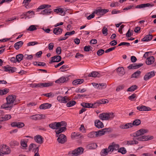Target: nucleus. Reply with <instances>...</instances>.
I'll return each mask as SVG.
<instances>
[{
	"label": "nucleus",
	"mask_w": 156,
	"mask_h": 156,
	"mask_svg": "<svg viewBox=\"0 0 156 156\" xmlns=\"http://www.w3.org/2000/svg\"><path fill=\"white\" fill-rule=\"evenodd\" d=\"M108 128H104L101 129V130H99L98 131H96L97 134V137L100 136L105 134L108 132Z\"/></svg>",
	"instance_id": "15"
},
{
	"label": "nucleus",
	"mask_w": 156,
	"mask_h": 156,
	"mask_svg": "<svg viewBox=\"0 0 156 156\" xmlns=\"http://www.w3.org/2000/svg\"><path fill=\"white\" fill-rule=\"evenodd\" d=\"M154 61V57L151 56L147 58L146 60V63L147 64L150 65L152 64Z\"/></svg>",
	"instance_id": "23"
},
{
	"label": "nucleus",
	"mask_w": 156,
	"mask_h": 156,
	"mask_svg": "<svg viewBox=\"0 0 156 156\" xmlns=\"http://www.w3.org/2000/svg\"><path fill=\"white\" fill-rule=\"evenodd\" d=\"M9 91V89L5 88L3 90H0V95H3L7 94Z\"/></svg>",
	"instance_id": "42"
},
{
	"label": "nucleus",
	"mask_w": 156,
	"mask_h": 156,
	"mask_svg": "<svg viewBox=\"0 0 156 156\" xmlns=\"http://www.w3.org/2000/svg\"><path fill=\"white\" fill-rule=\"evenodd\" d=\"M143 65L142 63H140L139 64L133 63L127 67V68L129 69H138Z\"/></svg>",
	"instance_id": "12"
},
{
	"label": "nucleus",
	"mask_w": 156,
	"mask_h": 156,
	"mask_svg": "<svg viewBox=\"0 0 156 156\" xmlns=\"http://www.w3.org/2000/svg\"><path fill=\"white\" fill-rule=\"evenodd\" d=\"M83 82H84V80L83 79H78L73 81V84L74 85H77L80 84Z\"/></svg>",
	"instance_id": "33"
},
{
	"label": "nucleus",
	"mask_w": 156,
	"mask_h": 156,
	"mask_svg": "<svg viewBox=\"0 0 156 156\" xmlns=\"http://www.w3.org/2000/svg\"><path fill=\"white\" fill-rule=\"evenodd\" d=\"M102 34L105 36L108 34V29L107 28L104 27L102 30Z\"/></svg>",
	"instance_id": "57"
},
{
	"label": "nucleus",
	"mask_w": 156,
	"mask_h": 156,
	"mask_svg": "<svg viewBox=\"0 0 156 156\" xmlns=\"http://www.w3.org/2000/svg\"><path fill=\"white\" fill-rule=\"evenodd\" d=\"M44 96L47 97L48 98L52 97H54V94L50 92L48 93L44 94H43Z\"/></svg>",
	"instance_id": "63"
},
{
	"label": "nucleus",
	"mask_w": 156,
	"mask_h": 156,
	"mask_svg": "<svg viewBox=\"0 0 156 156\" xmlns=\"http://www.w3.org/2000/svg\"><path fill=\"white\" fill-rule=\"evenodd\" d=\"M34 140L37 143L39 144H42L43 142L44 139L43 137L40 135H37L34 137Z\"/></svg>",
	"instance_id": "16"
},
{
	"label": "nucleus",
	"mask_w": 156,
	"mask_h": 156,
	"mask_svg": "<svg viewBox=\"0 0 156 156\" xmlns=\"http://www.w3.org/2000/svg\"><path fill=\"white\" fill-rule=\"evenodd\" d=\"M25 126L24 123L22 122H17V127L19 128H20L24 127Z\"/></svg>",
	"instance_id": "54"
},
{
	"label": "nucleus",
	"mask_w": 156,
	"mask_h": 156,
	"mask_svg": "<svg viewBox=\"0 0 156 156\" xmlns=\"http://www.w3.org/2000/svg\"><path fill=\"white\" fill-rule=\"evenodd\" d=\"M24 57L23 55L22 54H19L16 56V59L18 62H20L23 59Z\"/></svg>",
	"instance_id": "41"
},
{
	"label": "nucleus",
	"mask_w": 156,
	"mask_h": 156,
	"mask_svg": "<svg viewBox=\"0 0 156 156\" xmlns=\"http://www.w3.org/2000/svg\"><path fill=\"white\" fill-rule=\"evenodd\" d=\"M108 114V120L113 119L115 116V114L113 112H110Z\"/></svg>",
	"instance_id": "52"
},
{
	"label": "nucleus",
	"mask_w": 156,
	"mask_h": 156,
	"mask_svg": "<svg viewBox=\"0 0 156 156\" xmlns=\"http://www.w3.org/2000/svg\"><path fill=\"white\" fill-rule=\"evenodd\" d=\"M122 45H126L127 46H129L130 45V44L129 43L126 42H122L120 43L118 45V46H120Z\"/></svg>",
	"instance_id": "61"
},
{
	"label": "nucleus",
	"mask_w": 156,
	"mask_h": 156,
	"mask_svg": "<svg viewBox=\"0 0 156 156\" xmlns=\"http://www.w3.org/2000/svg\"><path fill=\"white\" fill-rule=\"evenodd\" d=\"M95 126L98 128H102L104 126L103 123L99 120H96L94 122Z\"/></svg>",
	"instance_id": "20"
},
{
	"label": "nucleus",
	"mask_w": 156,
	"mask_h": 156,
	"mask_svg": "<svg viewBox=\"0 0 156 156\" xmlns=\"http://www.w3.org/2000/svg\"><path fill=\"white\" fill-rule=\"evenodd\" d=\"M148 132V130L143 129H141L137 131L135 133L136 136H139Z\"/></svg>",
	"instance_id": "14"
},
{
	"label": "nucleus",
	"mask_w": 156,
	"mask_h": 156,
	"mask_svg": "<svg viewBox=\"0 0 156 156\" xmlns=\"http://www.w3.org/2000/svg\"><path fill=\"white\" fill-rule=\"evenodd\" d=\"M155 75L154 71H151L146 73L144 76V79L145 81L148 80Z\"/></svg>",
	"instance_id": "13"
},
{
	"label": "nucleus",
	"mask_w": 156,
	"mask_h": 156,
	"mask_svg": "<svg viewBox=\"0 0 156 156\" xmlns=\"http://www.w3.org/2000/svg\"><path fill=\"white\" fill-rule=\"evenodd\" d=\"M20 144L21 146L22 147L23 149H25L27 147V143L25 141L24 139L21 140Z\"/></svg>",
	"instance_id": "44"
},
{
	"label": "nucleus",
	"mask_w": 156,
	"mask_h": 156,
	"mask_svg": "<svg viewBox=\"0 0 156 156\" xmlns=\"http://www.w3.org/2000/svg\"><path fill=\"white\" fill-rule=\"evenodd\" d=\"M119 5V4L117 2H113L111 3L110 6L112 7H115L118 6Z\"/></svg>",
	"instance_id": "53"
},
{
	"label": "nucleus",
	"mask_w": 156,
	"mask_h": 156,
	"mask_svg": "<svg viewBox=\"0 0 156 156\" xmlns=\"http://www.w3.org/2000/svg\"><path fill=\"white\" fill-rule=\"evenodd\" d=\"M135 136H134V137L133 138V140H129L127 141V144L128 145H133V144H137L138 143V141L136 140Z\"/></svg>",
	"instance_id": "30"
},
{
	"label": "nucleus",
	"mask_w": 156,
	"mask_h": 156,
	"mask_svg": "<svg viewBox=\"0 0 156 156\" xmlns=\"http://www.w3.org/2000/svg\"><path fill=\"white\" fill-rule=\"evenodd\" d=\"M137 88V86L136 85H133L129 88L127 90L128 91H133Z\"/></svg>",
	"instance_id": "45"
},
{
	"label": "nucleus",
	"mask_w": 156,
	"mask_h": 156,
	"mask_svg": "<svg viewBox=\"0 0 156 156\" xmlns=\"http://www.w3.org/2000/svg\"><path fill=\"white\" fill-rule=\"evenodd\" d=\"M10 144L11 146L18 145L19 144V143L17 141L13 140L10 142Z\"/></svg>",
	"instance_id": "60"
},
{
	"label": "nucleus",
	"mask_w": 156,
	"mask_h": 156,
	"mask_svg": "<svg viewBox=\"0 0 156 156\" xmlns=\"http://www.w3.org/2000/svg\"><path fill=\"white\" fill-rule=\"evenodd\" d=\"M51 106L50 104L48 103H45L41 104L40 106V108L41 109H47L50 108Z\"/></svg>",
	"instance_id": "24"
},
{
	"label": "nucleus",
	"mask_w": 156,
	"mask_h": 156,
	"mask_svg": "<svg viewBox=\"0 0 156 156\" xmlns=\"http://www.w3.org/2000/svg\"><path fill=\"white\" fill-rule=\"evenodd\" d=\"M87 136L90 138L97 137L96 131H93L90 133L88 134Z\"/></svg>",
	"instance_id": "36"
},
{
	"label": "nucleus",
	"mask_w": 156,
	"mask_h": 156,
	"mask_svg": "<svg viewBox=\"0 0 156 156\" xmlns=\"http://www.w3.org/2000/svg\"><path fill=\"white\" fill-rule=\"evenodd\" d=\"M58 122H54L51 123L49 124V127L52 129H58Z\"/></svg>",
	"instance_id": "31"
},
{
	"label": "nucleus",
	"mask_w": 156,
	"mask_h": 156,
	"mask_svg": "<svg viewBox=\"0 0 156 156\" xmlns=\"http://www.w3.org/2000/svg\"><path fill=\"white\" fill-rule=\"evenodd\" d=\"M66 127L64 126L60 128L57 131H56V134H58V135H57V137H58V134L61 133L62 132L64 131L65 130H66Z\"/></svg>",
	"instance_id": "37"
},
{
	"label": "nucleus",
	"mask_w": 156,
	"mask_h": 156,
	"mask_svg": "<svg viewBox=\"0 0 156 156\" xmlns=\"http://www.w3.org/2000/svg\"><path fill=\"white\" fill-rule=\"evenodd\" d=\"M83 148L81 147H79L72 151L68 152V156H78L81 154L83 152Z\"/></svg>",
	"instance_id": "3"
},
{
	"label": "nucleus",
	"mask_w": 156,
	"mask_h": 156,
	"mask_svg": "<svg viewBox=\"0 0 156 156\" xmlns=\"http://www.w3.org/2000/svg\"><path fill=\"white\" fill-rule=\"evenodd\" d=\"M126 151L124 147H121L118 149V152L121 153L122 154H124L126 153Z\"/></svg>",
	"instance_id": "49"
},
{
	"label": "nucleus",
	"mask_w": 156,
	"mask_h": 156,
	"mask_svg": "<svg viewBox=\"0 0 156 156\" xmlns=\"http://www.w3.org/2000/svg\"><path fill=\"white\" fill-rule=\"evenodd\" d=\"M31 1V0H24L23 3L24 4V5L26 8H29L28 5Z\"/></svg>",
	"instance_id": "48"
},
{
	"label": "nucleus",
	"mask_w": 156,
	"mask_h": 156,
	"mask_svg": "<svg viewBox=\"0 0 156 156\" xmlns=\"http://www.w3.org/2000/svg\"><path fill=\"white\" fill-rule=\"evenodd\" d=\"M108 152H112L114 150L112 144L109 146L108 149Z\"/></svg>",
	"instance_id": "55"
},
{
	"label": "nucleus",
	"mask_w": 156,
	"mask_h": 156,
	"mask_svg": "<svg viewBox=\"0 0 156 156\" xmlns=\"http://www.w3.org/2000/svg\"><path fill=\"white\" fill-rule=\"evenodd\" d=\"M95 13H94V11L91 14H90L89 16L87 17V19L88 20H90L91 19L94 18L95 16Z\"/></svg>",
	"instance_id": "64"
},
{
	"label": "nucleus",
	"mask_w": 156,
	"mask_h": 156,
	"mask_svg": "<svg viewBox=\"0 0 156 156\" xmlns=\"http://www.w3.org/2000/svg\"><path fill=\"white\" fill-rule=\"evenodd\" d=\"M51 7V5L48 4H43L40 5L37 8V10L42 9H45L41 12V14L43 15H49L51 12V9H48Z\"/></svg>",
	"instance_id": "2"
},
{
	"label": "nucleus",
	"mask_w": 156,
	"mask_h": 156,
	"mask_svg": "<svg viewBox=\"0 0 156 156\" xmlns=\"http://www.w3.org/2000/svg\"><path fill=\"white\" fill-rule=\"evenodd\" d=\"M119 127L121 129H127L132 127V124L131 123H127L125 125L121 124L119 126Z\"/></svg>",
	"instance_id": "25"
},
{
	"label": "nucleus",
	"mask_w": 156,
	"mask_h": 156,
	"mask_svg": "<svg viewBox=\"0 0 156 156\" xmlns=\"http://www.w3.org/2000/svg\"><path fill=\"white\" fill-rule=\"evenodd\" d=\"M57 100L59 102L63 103H67L69 100V98L67 96L62 97L60 95L58 96Z\"/></svg>",
	"instance_id": "9"
},
{
	"label": "nucleus",
	"mask_w": 156,
	"mask_h": 156,
	"mask_svg": "<svg viewBox=\"0 0 156 156\" xmlns=\"http://www.w3.org/2000/svg\"><path fill=\"white\" fill-rule=\"evenodd\" d=\"M11 118V115H5L4 117L0 118V121H7Z\"/></svg>",
	"instance_id": "32"
},
{
	"label": "nucleus",
	"mask_w": 156,
	"mask_h": 156,
	"mask_svg": "<svg viewBox=\"0 0 156 156\" xmlns=\"http://www.w3.org/2000/svg\"><path fill=\"white\" fill-rule=\"evenodd\" d=\"M24 57L27 60H30L33 58V56L32 55L25 54L24 55Z\"/></svg>",
	"instance_id": "59"
},
{
	"label": "nucleus",
	"mask_w": 156,
	"mask_h": 156,
	"mask_svg": "<svg viewBox=\"0 0 156 156\" xmlns=\"http://www.w3.org/2000/svg\"><path fill=\"white\" fill-rule=\"evenodd\" d=\"M114 150L116 151L119 149V146L118 144H116L114 142L112 143Z\"/></svg>",
	"instance_id": "58"
},
{
	"label": "nucleus",
	"mask_w": 156,
	"mask_h": 156,
	"mask_svg": "<svg viewBox=\"0 0 156 156\" xmlns=\"http://www.w3.org/2000/svg\"><path fill=\"white\" fill-rule=\"evenodd\" d=\"M57 140L59 143L63 144L66 141V136L64 134H60L59 135Z\"/></svg>",
	"instance_id": "11"
},
{
	"label": "nucleus",
	"mask_w": 156,
	"mask_h": 156,
	"mask_svg": "<svg viewBox=\"0 0 156 156\" xmlns=\"http://www.w3.org/2000/svg\"><path fill=\"white\" fill-rule=\"evenodd\" d=\"M3 69L5 71L9 72V73H13L16 71V68L15 67H11L7 65L3 67Z\"/></svg>",
	"instance_id": "10"
},
{
	"label": "nucleus",
	"mask_w": 156,
	"mask_h": 156,
	"mask_svg": "<svg viewBox=\"0 0 156 156\" xmlns=\"http://www.w3.org/2000/svg\"><path fill=\"white\" fill-rule=\"evenodd\" d=\"M99 117L100 119L103 120H108V114L106 113H103L99 114Z\"/></svg>",
	"instance_id": "19"
},
{
	"label": "nucleus",
	"mask_w": 156,
	"mask_h": 156,
	"mask_svg": "<svg viewBox=\"0 0 156 156\" xmlns=\"http://www.w3.org/2000/svg\"><path fill=\"white\" fill-rule=\"evenodd\" d=\"M34 64L37 66H46V64L41 62H34Z\"/></svg>",
	"instance_id": "39"
},
{
	"label": "nucleus",
	"mask_w": 156,
	"mask_h": 156,
	"mask_svg": "<svg viewBox=\"0 0 156 156\" xmlns=\"http://www.w3.org/2000/svg\"><path fill=\"white\" fill-rule=\"evenodd\" d=\"M97 147V144L94 143H90L87 145V148L89 149H95Z\"/></svg>",
	"instance_id": "28"
},
{
	"label": "nucleus",
	"mask_w": 156,
	"mask_h": 156,
	"mask_svg": "<svg viewBox=\"0 0 156 156\" xmlns=\"http://www.w3.org/2000/svg\"><path fill=\"white\" fill-rule=\"evenodd\" d=\"M141 122V120L140 119H137L135 120L132 123V127L133 126H137L139 125Z\"/></svg>",
	"instance_id": "40"
},
{
	"label": "nucleus",
	"mask_w": 156,
	"mask_h": 156,
	"mask_svg": "<svg viewBox=\"0 0 156 156\" xmlns=\"http://www.w3.org/2000/svg\"><path fill=\"white\" fill-rule=\"evenodd\" d=\"M98 73L96 71L92 72L91 73L89 74L88 76L89 77H95L98 76Z\"/></svg>",
	"instance_id": "51"
},
{
	"label": "nucleus",
	"mask_w": 156,
	"mask_h": 156,
	"mask_svg": "<svg viewBox=\"0 0 156 156\" xmlns=\"http://www.w3.org/2000/svg\"><path fill=\"white\" fill-rule=\"evenodd\" d=\"M141 73V72L140 71H137L132 75L131 78H138L140 74Z\"/></svg>",
	"instance_id": "35"
},
{
	"label": "nucleus",
	"mask_w": 156,
	"mask_h": 156,
	"mask_svg": "<svg viewBox=\"0 0 156 156\" xmlns=\"http://www.w3.org/2000/svg\"><path fill=\"white\" fill-rule=\"evenodd\" d=\"M109 11L108 9H101V8L96 9L94 11V13L98 16H101L108 12Z\"/></svg>",
	"instance_id": "7"
},
{
	"label": "nucleus",
	"mask_w": 156,
	"mask_h": 156,
	"mask_svg": "<svg viewBox=\"0 0 156 156\" xmlns=\"http://www.w3.org/2000/svg\"><path fill=\"white\" fill-rule=\"evenodd\" d=\"M58 128L61 127L62 126H64L66 127L67 123L65 121H61L60 122H58Z\"/></svg>",
	"instance_id": "46"
},
{
	"label": "nucleus",
	"mask_w": 156,
	"mask_h": 156,
	"mask_svg": "<svg viewBox=\"0 0 156 156\" xmlns=\"http://www.w3.org/2000/svg\"><path fill=\"white\" fill-rule=\"evenodd\" d=\"M90 48H93L90 45L86 46L84 48V50L85 51H89L90 50Z\"/></svg>",
	"instance_id": "62"
},
{
	"label": "nucleus",
	"mask_w": 156,
	"mask_h": 156,
	"mask_svg": "<svg viewBox=\"0 0 156 156\" xmlns=\"http://www.w3.org/2000/svg\"><path fill=\"white\" fill-rule=\"evenodd\" d=\"M137 109L140 111H149L151 110V108L144 105L138 106L137 107Z\"/></svg>",
	"instance_id": "17"
},
{
	"label": "nucleus",
	"mask_w": 156,
	"mask_h": 156,
	"mask_svg": "<svg viewBox=\"0 0 156 156\" xmlns=\"http://www.w3.org/2000/svg\"><path fill=\"white\" fill-rule=\"evenodd\" d=\"M37 29V28L35 25H31L29 27V28L27 29V30L32 31L36 30Z\"/></svg>",
	"instance_id": "50"
},
{
	"label": "nucleus",
	"mask_w": 156,
	"mask_h": 156,
	"mask_svg": "<svg viewBox=\"0 0 156 156\" xmlns=\"http://www.w3.org/2000/svg\"><path fill=\"white\" fill-rule=\"evenodd\" d=\"M45 117V115L43 114L40 115L39 114L34 115L30 117V118L31 119L34 121L40 120L42 119H44Z\"/></svg>",
	"instance_id": "8"
},
{
	"label": "nucleus",
	"mask_w": 156,
	"mask_h": 156,
	"mask_svg": "<svg viewBox=\"0 0 156 156\" xmlns=\"http://www.w3.org/2000/svg\"><path fill=\"white\" fill-rule=\"evenodd\" d=\"M76 104V102L74 101H69L66 104L67 107H69L74 106Z\"/></svg>",
	"instance_id": "38"
},
{
	"label": "nucleus",
	"mask_w": 156,
	"mask_h": 156,
	"mask_svg": "<svg viewBox=\"0 0 156 156\" xmlns=\"http://www.w3.org/2000/svg\"><path fill=\"white\" fill-rule=\"evenodd\" d=\"M138 137V136L136 137V140L140 141H147L152 140L154 138L153 136L149 135L140 136L139 137Z\"/></svg>",
	"instance_id": "6"
},
{
	"label": "nucleus",
	"mask_w": 156,
	"mask_h": 156,
	"mask_svg": "<svg viewBox=\"0 0 156 156\" xmlns=\"http://www.w3.org/2000/svg\"><path fill=\"white\" fill-rule=\"evenodd\" d=\"M108 101L106 99H102L99 100L93 104H92V108H96L102 104H105L108 103Z\"/></svg>",
	"instance_id": "4"
},
{
	"label": "nucleus",
	"mask_w": 156,
	"mask_h": 156,
	"mask_svg": "<svg viewBox=\"0 0 156 156\" xmlns=\"http://www.w3.org/2000/svg\"><path fill=\"white\" fill-rule=\"evenodd\" d=\"M153 38V36L151 34H148L146 35L144 38L142 39L141 41L144 42H147L151 40Z\"/></svg>",
	"instance_id": "22"
},
{
	"label": "nucleus",
	"mask_w": 156,
	"mask_h": 156,
	"mask_svg": "<svg viewBox=\"0 0 156 156\" xmlns=\"http://www.w3.org/2000/svg\"><path fill=\"white\" fill-rule=\"evenodd\" d=\"M16 96L14 95L8 96L6 98V103L1 106V108L5 109L6 110H10L12 107V105H15Z\"/></svg>",
	"instance_id": "1"
},
{
	"label": "nucleus",
	"mask_w": 156,
	"mask_h": 156,
	"mask_svg": "<svg viewBox=\"0 0 156 156\" xmlns=\"http://www.w3.org/2000/svg\"><path fill=\"white\" fill-rule=\"evenodd\" d=\"M23 41H19L16 43L14 45V47L16 50H18L23 44Z\"/></svg>",
	"instance_id": "29"
},
{
	"label": "nucleus",
	"mask_w": 156,
	"mask_h": 156,
	"mask_svg": "<svg viewBox=\"0 0 156 156\" xmlns=\"http://www.w3.org/2000/svg\"><path fill=\"white\" fill-rule=\"evenodd\" d=\"M118 74L120 76H122L125 73V71L123 67H119L117 69Z\"/></svg>",
	"instance_id": "21"
},
{
	"label": "nucleus",
	"mask_w": 156,
	"mask_h": 156,
	"mask_svg": "<svg viewBox=\"0 0 156 156\" xmlns=\"http://www.w3.org/2000/svg\"><path fill=\"white\" fill-rule=\"evenodd\" d=\"M71 137L72 138L77 137L78 138H79L82 137V136L79 133L74 132L72 133Z\"/></svg>",
	"instance_id": "34"
},
{
	"label": "nucleus",
	"mask_w": 156,
	"mask_h": 156,
	"mask_svg": "<svg viewBox=\"0 0 156 156\" xmlns=\"http://www.w3.org/2000/svg\"><path fill=\"white\" fill-rule=\"evenodd\" d=\"M105 51L104 50L101 49H99L97 52V55L98 56L101 55L104 53Z\"/></svg>",
	"instance_id": "56"
},
{
	"label": "nucleus",
	"mask_w": 156,
	"mask_h": 156,
	"mask_svg": "<svg viewBox=\"0 0 156 156\" xmlns=\"http://www.w3.org/2000/svg\"><path fill=\"white\" fill-rule=\"evenodd\" d=\"M53 58H54V59L55 61V62H58L60 61L62 59L61 56L59 55H55L53 57Z\"/></svg>",
	"instance_id": "43"
},
{
	"label": "nucleus",
	"mask_w": 156,
	"mask_h": 156,
	"mask_svg": "<svg viewBox=\"0 0 156 156\" xmlns=\"http://www.w3.org/2000/svg\"><path fill=\"white\" fill-rule=\"evenodd\" d=\"M54 11L57 13H60V14H62L63 15H64L65 14V11L64 9L62 8H59L58 9H55L54 10Z\"/></svg>",
	"instance_id": "27"
},
{
	"label": "nucleus",
	"mask_w": 156,
	"mask_h": 156,
	"mask_svg": "<svg viewBox=\"0 0 156 156\" xmlns=\"http://www.w3.org/2000/svg\"><path fill=\"white\" fill-rule=\"evenodd\" d=\"M62 29L59 27H57L54 29L53 33L57 35L60 34L62 33Z\"/></svg>",
	"instance_id": "26"
},
{
	"label": "nucleus",
	"mask_w": 156,
	"mask_h": 156,
	"mask_svg": "<svg viewBox=\"0 0 156 156\" xmlns=\"http://www.w3.org/2000/svg\"><path fill=\"white\" fill-rule=\"evenodd\" d=\"M68 80L69 78L68 77H65L64 76H62L57 80L55 82L58 83H63L64 82H66Z\"/></svg>",
	"instance_id": "18"
},
{
	"label": "nucleus",
	"mask_w": 156,
	"mask_h": 156,
	"mask_svg": "<svg viewBox=\"0 0 156 156\" xmlns=\"http://www.w3.org/2000/svg\"><path fill=\"white\" fill-rule=\"evenodd\" d=\"M108 152L107 148L103 149L101 151L100 154L102 156L106 155L108 154Z\"/></svg>",
	"instance_id": "47"
},
{
	"label": "nucleus",
	"mask_w": 156,
	"mask_h": 156,
	"mask_svg": "<svg viewBox=\"0 0 156 156\" xmlns=\"http://www.w3.org/2000/svg\"><path fill=\"white\" fill-rule=\"evenodd\" d=\"M0 152L3 154H8L11 152L10 149L6 145H3L0 149Z\"/></svg>",
	"instance_id": "5"
}]
</instances>
